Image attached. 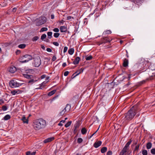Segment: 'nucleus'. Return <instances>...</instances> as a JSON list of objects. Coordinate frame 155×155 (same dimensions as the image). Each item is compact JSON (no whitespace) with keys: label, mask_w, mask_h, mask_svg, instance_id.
I'll return each instance as SVG.
<instances>
[{"label":"nucleus","mask_w":155,"mask_h":155,"mask_svg":"<svg viewBox=\"0 0 155 155\" xmlns=\"http://www.w3.org/2000/svg\"><path fill=\"white\" fill-rule=\"evenodd\" d=\"M138 106L135 105L132 107L127 112L124 114V119L125 120H132L138 110Z\"/></svg>","instance_id":"1"},{"label":"nucleus","mask_w":155,"mask_h":155,"mask_svg":"<svg viewBox=\"0 0 155 155\" xmlns=\"http://www.w3.org/2000/svg\"><path fill=\"white\" fill-rule=\"evenodd\" d=\"M46 122L42 119H39L34 121L33 126L36 130H38L43 128L45 126Z\"/></svg>","instance_id":"2"},{"label":"nucleus","mask_w":155,"mask_h":155,"mask_svg":"<svg viewBox=\"0 0 155 155\" xmlns=\"http://www.w3.org/2000/svg\"><path fill=\"white\" fill-rule=\"evenodd\" d=\"M23 76L25 78L28 79H30L28 82V84H32L38 81V80L36 79L37 78L35 76L28 74H23Z\"/></svg>","instance_id":"3"},{"label":"nucleus","mask_w":155,"mask_h":155,"mask_svg":"<svg viewBox=\"0 0 155 155\" xmlns=\"http://www.w3.org/2000/svg\"><path fill=\"white\" fill-rule=\"evenodd\" d=\"M112 39L110 37H105L102 38L101 41L97 43V44L100 45L103 43L105 44L108 42H110L112 40Z\"/></svg>","instance_id":"4"},{"label":"nucleus","mask_w":155,"mask_h":155,"mask_svg":"<svg viewBox=\"0 0 155 155\" xmlns=\"http://www.w3.org/2000/svg\"><path fill=\"white\" fill-rule=\"evenodd\" d=\"M9 85L12 87H18L21 86L22 84L18 83L15 80H12L9 83Z\"/></svg>","instance_id":"5"},{"label":"nucleus","mask_w":155,"mask_h":155,"mask_svg":"<svg viewBox=\"0 0 155 155\" xmlns=\"http://www.w3.org/2000/svg\"><path fill=\"white\" fill-rule=\"evenodd\" d=\"M34 61L33 62V64L35 67H38L41 64V60L40 59H34Z\"/></svg>","instance_id":"6"},{"label":"nucleus","mask_w":155,"mask_h":155,"mask_svg":"<svg viewBox=\"0 0 155 155\" xmlns=\"http://www.w3.org/2000/svg\"><path fill=\"white\" fill-rule=\"evenodd\" d=\"M83 70V69L81 68L80 70L77 71L72 75L71 78L72 79L74 78L75 77L78 75L80 74L82 72Z\"/></svg>","instance_id":"7"},{"label":"nucleus","mask_w":155,"mask_h":155,"mask_svg":"<svg viewBox=\"0 0 155 155\" xmlns=\"http://www.w3.org/2000/svg\"><path fill=\"white\" fill-rule=\"evenodd\" d=\"M144 59H140L139 60L138 64L139 67L140 68H143L145 67L144 64Z\"/></svg>","instance_id":"8"},{"label":"nucleus","mask_w":155,"mask_h":155,"mask_svg":"<svg viewBox=\"0 0 155 155\" xmlns=\"http://www.w3.org/2000/svg\"><path fill=\"white\" fill-rule=\"evenodd\" d=\"M132 142L131 139H130L126 143L124 147L123 148V149L127 151L129 148V145Z\"/></svg>","instance_id":"9"},{"label":"nucleus","mask_w":155,"mask_h":155,"mask_svg":"<svg viewBox=\"0 0 155 155\" xmlns=\"http://www.w3.org/2000/svg\"><path fill=\"white\" fill-rule=\"evenodd\" d=\"M8 71L12 73H14L16 71V68L13 66H11L8 69Z\"/></svg>","instance_id":"10"},{"label":"nucleus","mask_w":155,"mask_h":155,"mask_svg":"<svg viewBox=\"0 0 155 155\" xmlns=\"http://www.w3.org/2000/svg\"><path fill=\"white\" fill-rule=\"evenodd\" d=\"M23 92L21 90H12L11 91V93L13 95H15L16 94H18L22 93Z\"/></svg>","instance_id":"11"},{"label":"nucleus","mask_w":155,"mask_h":155,"mask_svg":"<svg viewBox=\"0 0 155 155\" xmlns=\"http://www.w3.org/2000/svg\"><path fill=\"white\" fill-rule=\"evenodd\" d=\"M102 144V142L100 141L96 142L94 144V146L96 148L100 146Z\"/></svg>","instance_id":"12"},{"label":"nucleus","mask_w":155,"mask_h":155,"mask_svg":"<svg viewBox=\"0 0 155 155\" xmlns=\"http://www.w3.org/2000/svg\"><path fill=\"white\" fill-rule=\"evenodd\" d=\"M54 137H49L48 138L45 139L44 141V143H47L50 142L54 139Z\"/></svg>","instance_id":"13"},{"label":"nucleus","mask_w":155,"mask_h":155,"mask_svg":"<svg viewBox=\"0 0 155 155\" xmlns=\"http://www.w3.org/2000/svg\"><path fill=\"white\" fill-rule=\"evenodd\" d=\"M81 124V121L80 120L77 121L76 123L74 125V128L78 129L79 127Z\"/></svg>","instance_id":"14"},{"label":"nucleus","mask_w":155,"mask_h":155,"mask_svg":"<svg viewBox=\"0 0 155 155\" xmlns=\"http://www.w3.org/2000/svg\"><path fill=\"white\" fill-rule=\"evenodd\" d=\"M128 60L127 59H124L123 60V66L126 68L128 66Z\"/></svg>","instance_id":"15"},{"label":"nucleus","mask_w":155,"mask_h":155,"mask_svg":"<svg viewBox=\"0 0 155 155\" xmlns=\"http://www.w3.org/2000/svg\"><path fill=\"white\" fill-rule=\"evenodd\" d=\"M60 29L61 32H64L67 31V28L65 26H61L60 28Z\"/></svg>","instance_id":"16"},{"label":"nucleus","mask_w":155,"mask_h":155,"mask_svg":"<svg viewBox=\"0 0 155 155\" xmlns=\"http://www.w3.org/2000/svg\"><path fill=\"white\" fill-rule=\"evenodd\" d=\"M71 108V106L69 104H68L66 105V107L64 109L66 112L69 111Z\"/></svg>","instance_id":"17"},{"label":"nucleus","mask_w":155,"mask_h":155,"mask_svg":"<svg viewBox=\"0 0 155 155\" xmlns=\"http://www.w3.org/2000/svg\"><path fill=\"white\" fill-rule=\"evenodd\" d=\"M39 20L41 21V22H43V24L46 21V18L45 17H42L40 18Z\"/></svg>","instance_id":"18"},{"label":"nucleus","mask_w":155,"mask_h":155,"mask_svg":"<svg viewBox=\"0 0 155 155\" xmlns=\"http://www.w3.org/2000/svg\"><path fill=\"white\" fill-rule=\"evenodd\" d=\"M21 120H22L23 122L24 123H26L28 124V119H26V117L23 116L22 117Z\"/></svg>","instance_id":"19"},{"label":"nucleus","mask_w":155,"mask_h":155,"mask_svg":"<svg viewBox=\"0 0 155 155\" xmlns=\"http://www.w3.org/2000/svg\"><path fill=\"white\" fill-rule=\"evenodd\" d=\"M56 91V90H54L50 92H49L48 94V96H51L54 94Z\"/></svg>","instance_id":"20"},{"label":"nucleus","mask_w":155,"mask_h":155,"mask_svg":"<svg viewBox=\"0 0 155 155\" xmlns=\"http://www.w3.org/2000/svg\"><path fill=\"white\" fill-rule=\"evenodd\" d=\"M87 129L84 127H83L82 128L81 130V133L82 134H86L87 132Z\"/></svg>","instance_id":"21"},{"label":"nucleus","mask_w":155,"mask_h":155,"mask_svg":"<svg viewBox=\"0 0 155 155\" xmlns=\"http://www.w3.org/2000/svg\"><path fill=\"white\" fill-rule=\"evenodd\" d=\"M34 71L32 69H28L26 70V74L30 73L32 74L34 73Z\"/></svg>","instance_id":"22"},{"label":"nucleus","mask_w":155,"mask_h":155,"mask_svg":"<svg viewBox=\"0 0 155 155\" xmlns=\"http://www.w3.org/2000/svg\"><path fill=\"white\" fill-rule=\"evenodd\" d=\"M11 118V116L7 114L5 115L3 118V119L5 120H7L10 119Z\"/></svg>","instance_id":"23"},{"label":"nucleus","mask_w":155,"mask_h":155,"mask_svg":"<svg viewBox=\"0 0 155 155\" xmlns=\"http://www.w3.org/2000/svg\"><path fill=\"white\" fill-rule=\"evenodd\" d=\"M107 150V148L106 147H103L101 149V152L102 153H104L106 152Z\"/></svg>","instance_id":"24"},{"label":"nucleus","mask_w":155,"mask_h":155,"mask_svg":"<svg viewBox=\"0 0 155 155\" xmlns=\"http://www.w3.org/2000/svg\"><path fill=\"white\" fill-rule=\"evenodd\" d=\"M152 144L150 142H148L147 144L146 147L147 149H149L151 148Z\"/></svg>","instance_id":"25"},{"label":"nucleus","mask_w":155,"mask_h":155,"mask_svg":"<svg viewBox=\"0 0 155 155\" xmlns=\"http://www.w3.org/2000/svg\"><path fill=\"white\" fill-rule=\"evenodd\" d=\"M74 51V50L73 48H70L69 49L68 51V53L70 55H72L73 54Z\"/></svg>","instance_id":"26"},{"label":"nucleus","mask_w":155,"mask_h":155,"mask_svg":"<svg viewBox=\"0 0 155 155\" xmlns=\"http://www.w3.org/2000/svg\"><path fill=\"white\" fill-rule=\"evenodd\" d=\"M42 24H43V22H41V21L39 19L36 22V25L38 26H40Z\"/></svg>","instance_id":"27"},{"label":"nucleus","mask_w":155,"mask_h":155,"mask_svg":"<svg viewBox=\"0 0 155 155\" xmlns=\"http://www.w3.org/2000/svg\"><path fill=\"white\" fill-rule=\"evenodd\" d=\"M140 145V144H139L135 147L134 149V150H133V153H134V152L136 151H137V152L139 150Z\"/></svg>","instance_id":"28"},{"label":"nucleus","mask_w":155,"mask_h":155,"mask_svg":"<svg viewBox=\"0 0 155 155\" xmlns=\"http://www.w3.org/2000/svg\"><path fill=\"white\" fill-rule=\"evenodd\" d=\"M80 59H75L73 61V63L74 64H77L79 63Z\"/></svg>","instance_id":"29"},{"label":"nucleus","mask_w":155,"mask_h":155,"mask_svg":"<svg viewBox=\"0 0 155 155\" xmlns=\"http://www.w3.org/2000/svg\"><path fill=\"white\" fill-rule=\"evenodd\" d=\"M52 32L51 31L48 32L47 33V35L48 38L50 39L52 37Z\"/></svg>","instance_id":"30"},{"label":"nucleus","mask_w":155,"mask_h":155,"mask_svg":"<svg viewBox=\"0 0 155 155\" xmlns=\"http://www.w3.org/2000/svg\"><path fill=\"white\" fill-rule=\"evenodd\" d=\"M72 123L71 121H70L68 122L65 125V126L66 127H69L71 124Z\"/></svg>","instance_id":"31"},{"label":"nucleus","mask_w":155,"mask_h":155,"mask_svg":"<svg viewBox=\"0 0 155 155\" xmlns=\"http://www.w3.org/2000/svg\"><path fill=\"white\" fill-rule=\"evenodd\" d=\"M25 46H26V45L25 44H20V45H19L18 46V47L19 48H22V49L24 48H25Z\"/></svg>","instance_id":"32"},{"label":"nucleus","mask_w":155,"mask_h":155,"mask_svg":"<svg viewBox=\"0 0 155 155\" xmlns=\"http://www.w3.org/2000/svg\"><path fill=\"white\" fill-rule=\"evenodd\" d=\"M138 142V140L136 139V140H134L133 143V144L131 145L132 147H133L134 145L137 144Z\"/></svg>","instance_id":"33"},{"label":"nucleus","mask_w":155,"mask_h":155,"mask_svg":"<svg viewBox=\"0 0 155 155\" xmlns=\"http://www.w3.org/2000/svg\"><path fill=\"white\" fill-rule=\"evenodd\" d=\"M142 154L143 155H147L148 153L147 151L146 150H142Z\"/></svg>","instance_id":"34"},{"label":"nucleus","mask_w":155,"mask_h":155,"mask_svg":"<svg viewBox=\"0 0 155 155\" xmlns=\"http://www.w3.org/2000/svg\"><path fill=\"white\" fill-rule=\"evenodd\" d=\"M83 140L82 138H79L77 140V143H80L82 142Z\"/></svg>","instance_id":"35"},{"label":"nucleus","mask_w":155,"mask_h":155,"mask_svg":"<svg viewBox=\"0 0 155 155\" xmlns=\"http://www.w3.org/2000/svg\"><path fill=\"white\" fill-rule=\"evenodd\" d=\"M127 152V151L122 149L121 151L120 152L119 155H124Z\"/></svg>","instance_id":"36"},{"label":"nucleus","mask_w":155,"mask_h":155,"mask_svg":"<svg viewBox=\"0 0 155 155\" xmlns=\"http://www.w3.org/2000/svg\"><path fill=\"white\" fill-rule=\"evenodd\" d=\"M23 57L25 58H31L32 57L31 55H28V54H26L23 56Z\"/></svg>","instance_id":"37"},{"label":"nucleus","mask_w":155,"mask_h":155,"mask_svg":"<svg viewBox=\"0 0 155 155\" xmlns=\"http://www.w3.org/2000/svg\"><path fill=\"white\" fill-rule=\"evenodd\" d=\"M48 28H47L44 27L42 28L40 30V32H43L44 31H46L47 30Z\"/></svg>","instance_id":"38"},{"label":"nucleus","mask_w":155,"mask_h":155,"mask_svg":"<svg viewBox=\"0 0 155 155\" xmlns=\"http://www.w3.org/2000/svg\"><path fill=\"white\" fill-rule=\"evenodd\" d=\"M144 66H145V67L147 66H148V63H149V61L148 60H146L144 59Z\"/></svg>","instance_id":"39"},{"label":"nucleus","mask_w":155,"mask_h":155,"mask_svg":"<svg viewBox=\"0 0 155 155\" xmlns=\"http://www.w3.org/2000/svg\"><path fill=\"white\" fill-rule=\"evenodd\" d=\"M39 39V37L38 36H36L33 37L32 39L33 41H36Z\"/></svg>","instance_id":"40"},{"label":"nucleus","mask_w":155,"mask_h":155,"mask_svg":"<svg viewBox=\"0 0 155 155\" xmlns=\"http://www.w3.org/2000/svg\"><path fill=\"white\" fill-rule=\"evenodd\" d=\"M46 37V35L45 34H43L41 36V39L43 40Z\"/></svg>","instance_id":"41"},{"label":"nucleus","mask_w":155,"mask_h":155,"mask_svg":"<svg viewBox=\"0 0 155 155\" xmlns=\"http://www.w3.org/2000/svg\"><path fill=\"white\" fill-rule=\"evenodd\" d=\"M60 35V34L58 33H55L54 34V36L56 38H58Z\"/></svg>","instance_id":"42"},{"label":"nucleus","mask_w":155,"mask_h":155,"mask_svg":"<svg viewBox=\"0 0 155 155\" xmlns=\"http://www.w3.org/2000/svg\"><path fill=\"white\" fill-rule=\"evenodd\" d=\"M66 111L64 109L59 113L60 116H63Z\"/></svg>","instance_id":"43"},{"label":"nucleus","mask_w":155,"mask_h":155,"mask_svg":"<svg viewBox=\"0 0 155 155\" xmlns=\"http://www.w3.org/2000/svg\"><path fill=\"white\" fill-rule=\"evenodd\" d=\"M150 152L152 154L155 155V148L152 149L151 150Z\"/></svg>","instance_id":"44"},{"label":"nucleus","mask_w":155,"mask_h":155,"mask_svg":"<svg viewBox=\"0 0 155 155\" xmlns=\"http://www.w3.org/2000/svg\"><path fill=\"white\" fill-rule=\"evenodd\" d=\"M2 109L3 111H5L7 109V108L6 106L4 105L2 106Z\"/></svg>","instance_id":"45"},{"label":"nucleus","mask_w":155,"mask_h":155,"mask_svg":"<svg viewBox=\"0 0 155 155\" xmlns=\"http://www.w3.org/2000/svg\"><path fill=\"white\" fill-rule=\"evenodd\" d=\"M111 33V31L110 30H108L106 31H105L103 33V34L105 33L106 34H110Z\"/></svg>","instance_id":"46"},{"label":"nucleus","mask_w":155,"mask_h":155,"mask_svg":"<svg viewBox=\"0 0 155 155\" xmlns=\"http://www.w3.org/2000/svg\"><path fill=\"white\" fill-rule=\"evenodd\" d=\"M67 20H70L71 19H74V18L73 17L70 16H67Z\"/></svg>","instance_id":"47"},{"label":"nucleus","mask_w":155,"mask_h":155,"mask_svg":"<svg viewBox=\"0 0 155 155\" xmlns=\"http://www.w3.org/2000/svg\"><path fill=\"white\" fill-rule=\"evenodd\" d=\"M138 110L137 111V113L136 114V117H138L140 115V113H139V111H140V108H139V107H138Z\"/></svg>","instance_id":"48"},{"label":"nucleus","mask_w":155,"mask_h":155,"mask_svg":"<svg viewBox=\"0 0 155 155\" xmlns=\"http://www.w3.org/2000/svg\"><path fill=\"white\" fill-rule=\"evenodd\" d=\"M32 59H30L29 60H26L23 61H20V62H21L22 63H25L28 62L29 60Z\"/></svg>","instance_id":"49"},{"label":"nucleus","mask_w":155,"mask_h":155,"mask_svg":"<svg viewBox=\"0 0 155 155\" xmlns=\"http://www.w3.org/2000/svg\"><path fill=\"white\" fill-rule=\"evenodd\" d=\"M78 131V129L74 128V131H73V133H74V134H76L77 133V132Z\"/></svg>","instance_id":"50"},{"label":"nucleus","mask_w":155,"mask_h":155,"mask_svg":"<svg viewBox=\"0 0 155 155\" xmlns=\"http://www.w3.org/2000/svg\"><path fill=\"white\" fill-rule=\"evenodd\" d=\"M112 153V151L109 150L107 152V155H111Z\"/></svg>","instance_id":"51"},{"label":"nucleus","mask_w":155,"mask_h":155,"mask_svg":"<svg viewBox=\"0 0 155 155\" xmlns=\"http://www.w3.org/2000/svg\"><path fill=\"white\" fill-rule=\"evenodd\" d=\"M68 48L67 47H65L64 48V50H63V52L64 53H65L67 51Z\"/></svg>","instance_id":"52"},{"label":"nucleus","mask_w":155,"mask_h":155,"mask_svg":"<svg viewBox=\"0 0 155 155\" xmlns=\"http://www.w3.org/2000/svg\"><path fill=\"white\" fill-rule=\"evenodd\" d=\"M53 31L55 32H58L59 31V29L57 28H54L53 30Z\"/></svg>","instance_id":"53"},{"label":"nucleus","mask_w":155,"mask_h":155,"mask_svg":"<svg viewBox=\"0 0 155 155\" xmlns=\"http://www.w3.org/2000/svg\"><path fill=\"white\" fill-rule=\"evenodd\" d=\"M52 43L53 45L56 46H58L59 45L58 43L56 42H53Z\"/></svg>","instance_id":"54"},{"label":"nucleus","mask_w":155,"mask_h":155,"mask_svg":"<svg viewBox=\"0 0 155 155\" xmlns=\"http://www.w3.org/2000/svg\"><path fill=\"white\" fill-rule=\"evenodd\" d=\"M69 73V71H66L64 73V75L65 76H66L68 75Z\"/></svg>","instance_id":"55"},{"label":"nucleus","mask_w":155,"mask_h":155,"mask_svg":"<svg viewBox=\"0 0 155 155\" xmlns=\"http://www.w3.org/2000/svg\"><path fill=\"white\" fill-rule=\"evenodd\" d=\"M4 103V101L2 99H0V105H2Z\"/></svg>","instance_id":"56"},{"label":"nucleus","mask_w":155,"mask_h":155,"mask_svg":"<svg viewBox=\"0 0 155 155\" xmlns=\"http://www.w3.org/2000/svg\"><path fill=\"white\" fill-rule=\"evenodd\" d=\"M93 58V57L91 56V55H87L86 57H85V58Z\"/></svg>","instance_id":"57"},{"label":"nucleus","mask_w":155,"mask_h":155,"mask_svg":"<svg viewBox=\"0 0 155 155\" xmlns=\"http://www.w3.org/2000/svg\"><path fill=\"white\" fill-rule=\"evenodd\" d=\"M46 50L47 51L49 52H51L52 51L51 49L49 48H47L46 49Z\"/></svg>","instance_id":"58"},{"label":"nucleus","mask_w":155,"mask_h":155,"mask_svg":"<svg viewBox=\"0 0 155 155\" xmlns=\"http://www.w3.org/2000/svg\"><path fill=\"white\" fill-rule=\"evenodd\" d=\"M31 152L30 151H27V152H26V155H30Z\"/></svg>","instance_id":"59"},{"label":"nucleus","mask_w":155,"mask_h":155,"mask_svg":"<svg viewBox=\"0 0 155 155\" xmlns=\"http://www.w3.org/2000/svg\"><path fill=\"white\" fill-rule=\"evenodd\" d=\"M66 63L65 62H64V63H63V64H62V66L63 67H66Z\"/></svg>","instance_id":"60"},{"label":"nucleus","mask_w":155,"mask_h":155,"mask_svg":"<svg viewBox=\"0 0 155 155\" xmlns=\"http://www.w3.org/2000/svg\"><path fill=\"white\" fill-rule=\"evenodd\" d=\"M46 75L45 74H43L41 76V78L42 79L44 78H45Z\"/></svg>","instance_id":"61"},{"label":"nucleus","mask_w":155,"mask_h":155,"mask_svg":"<svg viewBox=\"0 0 155 155\" xmlns=\"http://www.w3.org/2000/svg\"><path fill=\"white\" fill-rule=\"evenodd\" d=\"M51 19H54V15H51Z\"/></svg>","instance_id":"62"},{"label":"nucleus","mask_w":155,"mask_h":155,"mask_svg":"<svg viewBox=\"0 0 155 155\" xmlns=\"http://www.w3.org/2000/svg\"><path fill=\"white\" fill-rule=\"evenodd\" d=\"M64 21L63 20H62L61 21H59V22L60 23L63 24L64 23Z\"/></svg>","instance_id":"63"},{"label":"nucleus","mask_w":155,"mask_h":155,"mask_svg":"<svg viewBox=\"0 0 155 155\" xmlns=\"http://www.w3.org/2000/svg\"><path fill=\"white\" fill-rule=\"evenodd\" d=\"M16 8H14L12 9V12H15L16 11Z\"/></svg>","instance_id":"64"}]
</instances>
